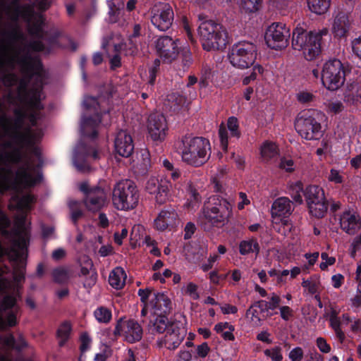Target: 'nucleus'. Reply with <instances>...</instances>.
<instances>
[{
	"instance_id": "473e14b6",
	"label": "nucleus",
	"mask_w": 361,
	"mask_h": 361,
	"mask_svg": "<svg viewBox=\"0 0 361 361\" xmlns=\"http://www.w3.org/2000/svg\"><path fill=\"white\" fill-rule=\"evenodd\" d=\"M11 4L14 7L13 19L16 21L18 20L19 16H22L25 18H30L34 13L33 4L20 5L19 0H13Z\"/></svg>"
},
{
	"instance_id": "13d9d810",
	"label": "nucleus",
	"mask_w": 361,
	"mask_h": 361,
	"mask_svg": "<svg viewBox=\"0 0 361 361\" xmlns=\"http://www.w3.org/2000/svg\"><path fill=\"white\" fill-rule=\"evenodd\" d=\"M11 225V221L4 211L0 209V231L4 235L8 233L6 230Z\"/></svg>"
},
{
	"instance_id": "39448f33",
	"label": "nucleus",
	"mask_w": 361,
	"mask_h": 361,
	"mask_svg": "<svg viewBox=\"0 0 361 361\" xmlns=\"http://www.w3.org/2000/svg\"><path fill=\"white\" fill-rule=\"evenodd\" d=\"M327 34L326 28L307 31L297 27L293 32L292 47L295 50L301 51L306 60H314L321 53L322 37Z\"/></svg>"
},
{
	"instance_id": "680f3d73",
	"label": "nucleus",
	"mask_w": 361,
	"mask_h": 361,
	"mask_svg": "<svg viewBox=\"0 0 361 361\" xmlns=\"http://www.w3.org/2000/svg\"><path fill=\"white\" fill-rule=\"evenodd\" d=\"M293 166L294 161L291 159L282 158L279 164L280 168L288 173H291L294 171Z\"/></svg>"
},
{
	"instance_id": "0e129e2a",
	"label": "nucleus",
	"mask_w": 361,
	"mask_h": 361,
	"mask_svg": "<svg viewBox=\"0 0 361 361\" xmlns=\"http://www.w3.org/2000/svg\"><path fill=\"white\" fill-rule=\"evenodd\" d=\"M257 309V307H252V304L247 310L245 315L247 317L251 315V319L253 322H257V324H259L262 322V319L259 317V312Z\"/></svg>"
},
{
	"instance_id": "f03ea898",
	"label": "nucleus",
	"mask_w": 361,
	"mask_h": 361,
	"mask_svg": "<svg viewBox=\"0 0 361 361\" xmlns=\"http://www.w3.org/2000/svg\"><path fill=\"white\" fill-rule=\"evenodd\" d=\"M25 216L17 219V228L15 230L16 239L13 240V247L8 251L0 242V258L8 255L10 260L15 262L13 267V281L17 284L25 280L27 247L30 243V232L25 226ZM18 289V285L14 288Z\"/></svg>"
},
{
	"instance_id": "4c0bfd02",
	"label": "nucleus",
	"mask_w": 361,
	"mask_h": 361,
	"mask_svg": "<svg viewBox=\"0 0 361 361\" xmlns=\"http://www.w3.org/2000/svg\"><path fill=\"white\" fill-rule=\"evenodd\" d=\"M107 4L109 8L110 20L112 23H116L118 20L121 10L123 7V2L122 0H109Z\"/></svg>"
},
{
	"instance_id": "6ab92c4d",
	"label": "nucleus",
	"mask_w": 361,
	"mask_h": 361,
	"mask_svg": "<svg viewBox=\"0 0 361 361\" xmlns=\"http://www.w3.org/2000/svg\"><path fill=\"white\" fill-rule=\"evenodd\" d=\"M147 139L158 145L162 143L166 137L169 128L166 119L163 114H152L148 118Z\"/></svg>"
},
{
	"instance_id": "f257e3e1",
	"label": "nucleus",
	"mask_w": 361,
	"mask_h": 361,
	"mask_svg": "<svg viewBox=\"0 0 361 361\" xmlns=\"http://www.w3.org/2000/svg\"><path fill=\"white\" fill-rule=\"evenodd\" d=\"M18 63L22 66L23 73L27 75V78L21 79L19 82L18 100L33 109L43 110L44 106L41 102L43 90L41 61L27 53L18 59Z\"/></svg>"
},
{
	"instance_id": "dca6fc26",
	"label": "nucleus",
	"mask_w": 361,
	"mask_h": 361,
	"mask_svg": "<svg viewBox=\"0 0 361 361\" xmlns=\"http://www.w3.org/2000/svg\"><path fill=\"white\" fill-rule=\"evenodd\" d=\"M79 188L84 194V204L89 211L98 212L105 205L107 195L104 188L90 187L87 182L82 183Z\"/></svg>"
},
{
	"instance_id": "603ef678",
	"label": "nucleus",
	"mask_w": 361,
	"mask_h": 361,
	"mask_svg": "<svg viewBox=\"0 0 361 361\" xmlns=\"http://www.w3.org/2000/svg\"><path fill=\"white\" fill-rule=\"evenodd\" d=\"M266 356L269 357L273 361H281L283 355L281 354V348L276 346L272 349H266L264 351Z\"/></svg>"
},
{
	"instance_id": "bf43d9fd",
	"label": "nucleus",
	"mask_w": 361,
	"mask_h": 361,
	"mask_svg": "<svg viewBox=\"0 0 361 361\" xmlns=\"http://www.w3.org/2000/svg\"><path fill=\"white\" fill-rule=\"evenodd\" d=\"M155 293L151 288L139 289L138 295L140 297V301L144 305H147L148 300L153 298V294Z\"/></svg>"
},
{
	"instance_id": "412c9836",
	"label": "nucleus",
	"mask_w": 361,
	"mask_h": 361,
	"mask_svg": "<svg viewBox=\"0 0 361 361\" xmlns=\"http://www.w3.org/2000/svg\"><path fill=\"white\" fill-rule=\"evenodd\" d=\"M179 40L169 36H162L156 41V50L159 57L165 62H172L180 53Z\"/></svg>"
},
{
	"instance_id": "a19ab883",
	"label": "nucleus",
	"mask_w": 361,
	"mask_h": 361,
	"mask_svg": "<svg viewBox=\"0 0 361 361\" xmlns=\"http://www.w3.org/2000/svg\"><path fill=\"white\" fill-rule=\"evenodd\" d=\"M262 2V0H240V5L245 13H253L261 9Z\"/></svg>"
},
{
	"instance_id": "58836bf2",
	"label": "nucleus",
	"mask_w": 361,
	"mask_h": 361,
	"mask_svg": "<svg viewBox=\"0 0 361 361\" xmlns=\"http://www.w3.org/2000/svg\"><path fill=\"white\" fill-rule=\"evenodd\" d=\"M278 154V147L271 142H265L261 147V154L267 160H270L276 157Z\"/></svg>"
},
{
	"instance_id": "72a5a7b5",
	"label": "nucleus",
	"mask_w": 361,
	"mask_h": 361,
	"mask_svg": "<svg viewBox=\"0 0 361 361\" xmlns=\"http://www.w3.org/2000/svg\"><path fill=\"white\" fill-rule=\"evenodd\" d=\"M260 252L259 244L255 238L249 240H243L239 243V252L242 255H247L251 252L255 253L256 256Z\"/></svg>"
},
{
	"instance_id": "4be33fe9",
	"label": "nucleus",
	"mask_w": 361,
	"mask_h": 361,
	"mask_svg": "<svg viewBox=\"0 0 361 361\" xmlns=\"http://www.w3.org/2000/svg\"><path fill=\"white\" fill-rule=\"evenodd\" d=\"M241 136L239 129V122L236 117L231 116L227 120V128L223 124L219 128L220 145L224 152H228V138L238 140Z\"/></svg>"
},
{
	"instance_id": "20e7f679",
	"label": "nucleus",
	"mask_w": 361,
	"mask_h": 361,
	"mask_svg": "<svg viewBox=\"0 0 361 361\" xmlns=\"http://www.w3.org/2000/svg\"><path fill=\"white\" fill-rule=\"evenodd\" d=\"M209 140L203 137L184 136L178 145L182 161L193 167L203 166L210 158Z\"/></svg>"
},
{
	"instance_id": "8fccbe9b",
	"label": "nucleus",
	"mask_w": 361,
	"mask_h": 361,
	"mask_svg": "<svg viewBox=\"0 0 361 361\" xmlns=\"http://www.w3.org/2000/svg\"><path fill=\"white\" fill-rule=\"evenodd\" d=\"M16 343L17 340L12 334H10L5 340L6 345L18 351L25 348L27 345L25 339H21V345H16Z\"/></svg>"
},
{
	"instance_id": "7ed1b4c3",
	"label": "nucleus",
	"mask_w": 361,
	"mask_h": 361,
	"mask_svg": "<svg viewBox=\"0 0 361 361\" xmlns=\"http://www.w3.org/2000/svg\"><path fill=\"white\" fill-rule=\"evenodd\" d=\"M232 214L230 201L222 194L211 196L202 209V216L200 217L201 228L211 232L214 228H221Z\"/></svg>"
},
{
	"instance_id": "774afa93",
	"label": "nucleus",
	"mask_w": 361,
	"mask_h": 361,
	"mask_svg": "<svg viewBox=\"0 0 361 361\" xmlns=\"http://www.w3.org/2000/svg\"><path fill=\"white\" fill-rule=\"evenodd\" d=\"M353 53L361 59V35L352 41Z\"/></svg>"
},
{
	"instance_id": "c9c22d12",
	"label": "nucleus",
	"mask_w": 361,
	"mask_h": 361,
	"mask_svg": "<svg viewBox=\"0 0 361 361\" xmlns=\"http://www.w3.org/2000/svg\"><path fill=\"white\" fill-rule=\"evenodd\" d=\"M307 5L312 12L322 15L329 8L331 0H307Z\"/></svg>"
},
{
	"instance_id": "e2e57ef3",
	"label": "nucleus",
	"mask_w": 361,
	"mask_h": 361,
	"mask_svg": "<svg viewBox=\"0 0 361 361\" xmlns=\"http://www.w3.org/2000/svg\"><path fill=\"white\" fill-rule=\"evenodd\" d=\"M328 180L330 182L338 184L343 183V177L340 174L338 170L335 169H331L330 170V173L329 175Z\"/></svg>"
},
{
	"instance_id": "c756f323",
	"label": "nucleus",
	"mask_w": 361,
	"mask_h": 361,
	"mask_svg": "<svg viewBox=\"0 0 361 361\" xmlns=\"http://www.w3.org/2000/svg\"><path fill=\"white\" fill-rule=\"evenodd\" d=\"M124 335L126 341L130 343H134L142 339L143 330L137 321L134 319H130L126 322Z\"/></svg>"
},
{
	"instance_id": "7c9ffc66",
	"label": "nucleus",
	"mask_w": 361,
	"mask_h": 361,
	"mask_svg": "<svg viewBox=\"0 0 361 361\" xmlns=\"http://www.w3.org/2000/svg\"><path fill=\"white\" fill-rule=\"evenodd\" d=\"M177 214L174 209L170 207L167 209H163L154 220V226L157 230L164 231L174 223Z\"/></svg>"
},
{
	"instance_id": "052dcab7",
	"label": "nucleus",
	"mask_w": 361,
	"mask_h": 361,
	"mask_svg": "<svg viewBox=\"0 0 361 361\" xmlns=\"http://www.w3.org/2000/svg\"><path fill=\"white\" fill-rule=\"evenodd\" d=\"M18 81V77L14 73H7L4 74L2 77V82L4 85L8 87H11L14 85Z\"/></svg>"
},
{
	"instance_id": "c03bdc74",
	"label": "nucleus",
	"mask_w": 361,
	"mask_h": 361,
	"mask_svg": "<svg viewBox=\"0 0 361 361\" xmlns=\"http://www.w3.org/2000/svg\"><path fill=\"white\" fill-rule=\"evenodd\" d=\"M52 276L54 281L59 284L66 282L68 278L67 271L62 267H58L54 269L52 271Z\"/></svg>"
},
{
	"instance_id": "6e6d98bb",
	"label": "nucleus",
	"mask_w": 361,
	"mask_h": 361,
	"mask_svg": "<svg viewBox=\"0 0 361 361\" xmlns=\"http://www.w3.org/2000/svg\"><path fill=\"white\" fill-rule=\"evenodd\" d=\"M159 67H160V60L159 59H156L153 61L152 66L149 70V82L152 85H153L155 82L157 74L159 71Z\"/></svg>"
},
{
	"instance_id": "de8ad7c7",
	"label": "nucleus",
	"mask_w": 361,
	"mask_h": 361,
	"mask_svg": "<svg viewBox=\"0 0 361 361\" xmlns=\"http://www.w3.org/2000/svg\"><path fill=\"white\" fill-rule=\"evenodd\" d=\"M36 198L32 194H26L22 196L18 202L20 207L26 210H30L32 209V204L35 202Z\"/></svg>"
},
{
	"instance_id": "a211bd4d",
	"label": "nucleus",
	"mask_w": 361,
	"mask_h": 361,
	"mask_svg": "<svg viewBox=\"0 0 361 361\" xmlns=\"http://www.w3.org/2000/svg\"><path fill=\"white\" fill-rule=\"evenodd\" d=\"M183 320L176 319L171 320L169 327L164 338L160 341V345H164L167 349L174 350L178 348L184 340L187 329L185 326V319L182 317Z\"/></svg>"
},
{
	"instance_id": "79ce46f5",
	"label": "nucleus",
	"mask_w": 361,
	"mask_h": 361,
	"mask_svg": "<svg viewBox=\"0 0 361 361\" xmlns=\"http://www.w3.org/2000/svg\"><path fill=\"white\" fill-rule=\"evenodd\" d=\"M18 311L11 310L9 311L6 317V319L0 316V328L3 329L5 326L13 327L17 325L18 321L16 318V314Z\"/></svg>"
},
{
	"instance_id": "0eeeda50",
	"label": "nucleus",
	"mask_w": 361,
	"mask_h": 361,
	"mask_svg": "<svg viewBox=\"0 0 361 361\" xmlns=\"http://www.w3.org/2000/svg\"><path fill=\"white\" fill-rule=\"evenodd\" d=\"M23 166L19 168L16 172V178L12 180L11 176L13 171L10 166L1 167V181L0 182V194H3L5 191L11 188L15 189L18 185L26 188L34 187L37 183L41 181L42 175H39L37 178H34L30 170L31 169V161L28 157L24 158Z\"/></svg>"
},
{
	"instance_id": "b1692460",
	"label": "nucleus",
	"mask_w": 361,
	"mask_h": 361,
	"mask_svg": "<svg viewBox=\"0 0 361 361\" xmlns=\"http://www.w3.org/2000/svg\"><path fill=\"white\" fill-rule=\"evenodd\" d=\"M115 152L123 157H129L134 151V144L132 137L126 131L121 130L114 140Z\"/></svg>"
},
{
	"instance_id": "3c124183",
	"label": "nucleus",
	"mask_w": 361,
	"mask_h": 361,
	"mask_svg": "<svg viewBox=\"0 0 361 361\" xmlns=\"http://www.w3.org/2000/svg\"><path fill=\"white\" fill-rule=\"evenodd\" d=\"M80 351L85 354L90 348L92 338L87 332H83L80 336Z\"/></svg>"
},
{
	"instance_id": "1a4fd4ad",
	"label": "nucleus",
	"mask_w": 361,
	"mask_h": 361,
	"mask_svg": "<svg viewBox=\"0 0 361 361\" xmlns=\"http://www.w3.org/2000/svg\"><path fill=\"white\" fill-rule=\"evenodd\" d=\"M140 193L135 182L129 179L118 182L112 192V202L118 210L135 209L139 202Z\"/></svg>"
},
{
	"instance_id": "4d7b16f0",
	"label": "nucleus",
	"mask_w": 361,
	"mask_h": 361,
	"mask_svg": "<svg viewBox=\"0 0 361 361\" xmlns=\"http://www.w3.org/2000/svg\"><path fill=\"white\" fill-rule=\"evenodd\" d=\"M296 97L298 101L302 104H308L312 102L315 98L312 93L307 91L299 92L297 94Z\"/></svg>"
},
{
	"instance_id": "5701e85b",
	"label": "nucleus",
	"mask_w": 361,
	"mask_h": 361,
	"mask_svg": "<svg viewBox=\"0 0 361 361\" xmlns=\"http://www.w3.org/2000/svg\"><path fill=\"white\" fill-rule=\"evenodd\" d=\"M171 183L168 180H159L157 178H150L146 183L145 189L150 194H155L156 202L163 204L168 199Z\"/></svg>"
},
{
	"instance_id": "6e6552de",
	"label": "nucleus",
	"mask_w": 361,
	"mask_h": 361,
	"mask_svg": "<svg viewBox=\"0 0 361 361\" xmlns=\"http://www.w3.org/2000/svg\"><path fill=\"white\" fill-rule=\"evenodd\" d=\"M294 126L298 135L306 140H319L324 133L319 113L315 110L301 111L295 119Z\"/></svg>"
},
{
	"instance_id": "2eb2a0df",
	"label": "nucleus",
	"mask_w": 361,
	"mask_h": 361,
	"mask_svg": "<svg viewBox=\"0 0 361 361\" xmlns=\"http://www.w3.org/2000/svg\"><path fill=\"white\" fill-rule=\"evenodd\" d=\"M11 138L17 147L10 153V157H6V162L8 161L16 164H20L25 157H28L27 154L23 153V149L35 144V135L31 128L27 126L23 131L21 130H11Z\"/></svg>"
},
{
	"instance_id": "a878e982",
	"label": "nucleus",
	"mask_w": 361,
	"mask_h": 361,
	"mask_svg": "<svg viewBox=\"0 0 361 361\" xmlns=\"http://www.w3.org/2000/svg\"><path fill=\"white\" fill-rule=\"evenodd\" d=\"M150 305L154 315H168L172 309L171 300L164 293H154Z\"/></svg>"
},
{
	"instance_id": "338daca9",
	"label": "nucleus",
	"mask_w": 361,
	"mask_h": 361,
	"mask_svg": "<svg viewBox=\"0 0 361 361\" xmlns=\"http://www.w3.org/2000/svg\"><path fill=\"white\" fill-rule=\"evenodd\" d=\"M185 293L190 295L193 300H197L200 298L197 293V286L193 283H189L187 285Z\"/></svg>"
},
{
	"instance_id": "cd10ccee",
	"label": "nucleus",
	"mask_w": 361,
	"mask_h": 361,
	"mask_svg": "<svg viewBox=\"0 0 361 361\" xmlns=\"http://www.w3.org/2000/svg\"><path fill=\"white\" fill-rule=\"evenodd\" d=\"M350 26L348 13L344 11H338L334 18L333 31L336 37H343L346 35Z\"/></svg>"
},
{
	"instance_id": "9d476101",
	"label": "nucleus",
	"mask_w": 361,
	"mask_h": 361,
	"mask_svg": "<svg viewBox=\"0 0 361 361\" xmlns=\"http://www.w3.org/2000/svg\"><path fill=\"white\" fill-rule=\"evenodd\" d=\"M351 68L350 63H343L337 59L327 61L322 71L323 85L330 91L338 90L344 84L345 75L351 71Z\"/></svg>"
},
{
	"instance_id": "f3484780",
	"label": "nucleus",
	"mask_w": 361,
	"mask_h": 361,
	"mask_svg": "<svg viewBox=\"0 0 361 361\" xmlns=\"http://www.w3.org/2000/svg\"><path fill=\"white\" fill-rule=\"evenodd\" d=\"M290 30L281 23H273L265 32L264 39L267 46L276 50L286 48L288 44Z\"/></svg>"
},
{
	"instance_id": "a18cd8bd",
	"label": "nucleus",
	"mask_w": 361,
	"mask_h": 361,
	"mask_svg": "<svg viewBox=\"0 0 361 361\" xmlns=\"http://www.w3.org/2000/svg\"><path fill=\"white\" fill-rule=\"evenodd\" d=\"M291 197L294 200V201L298 204H302L303 202L302 195L300 192L303 193L304 188L302 187V183L300 181L296 182L291 187Z\"/></svg>"
},
{
	"instance_id": "f704fd0d",
	"label": "nucleus",
	"mask_w": 361,
	"mask_h": 361,
	"mask_svg": "<svg viewBox=\"0 0 361 361\" xmlns=\"http://www.w3.org/2000/svg\"><path fill=\"white\" fill-rule=\"evenodd\" d=\"M126 274L121 267L115 268L109 274V283L115 289H121L123 288L124 281L121 279H125Z\"/></svg>"
},
{
	"instance_id": "37998d69",
	"label": "nucleus",
	"mask_w": 361,
	"mask_h": 361,
	"mask_svg": "<svg viewBox=\"0 0 361 361\" xmlns=\"http://www.w3.org/2000/svg\"><path fill=\"white\" fill-rule=\"evenodd\" d=\"M71 210V219L73 223L77 224L78 220L84 215L82 210L79 208V203L77 201H71L69 203Z\"/></svg>"
},
{
	"instance_id": "ea45409f",
	"label": "nucleus",
	"mask_w": 361,
	"mask_h": 361,
	"mask_svg": "<svg viewBox=\"0 0 361 361\" xmlns=\"http://www.w3.org/2000/svg\"><path fill=\"white\" fill-rule=\"evenodd\" d=\"M94 316L99 323L107 324L111 319L112 313L110 309L100 306L94 311Z\"/></svg>"
},
{
	"instance_id": "5fc2aeb1",
	"label": "nucleus",
	"mask_w": 361,
	"mask_h": 361,
	"mask_svg": "<svg viewBox=\"0 0 361 361\" xmlns=\"http://www.w3.org/2000/svg\"><path fill=\"white\" fill-rule=\"evenodd\" d=\"M301 285L303 288H307L310 294H314L318 290L319 282L313 279H303Z\"/></svg>"
},
{
	"instance_id": "ddd939ff",
	"label": "nucleus",
	"mask_w": 361,
	"mask_h": 361,
	"mask_svg": "<svg viewBox=\"0 0 361 361\" xmlns=\"http://www.w3.org/2000/svg\"><path fill=\"white\" fill-rule=\"evenodd\" d=\"M10 271L7 266L0 267V293L4 294L0 303V313L7 310L18 311V299L21 298V293L18 288H14L12 281L4 276Z\"/></svg>"
},
{
	"instance_id": "f8f14e48",
	"label": "nucleus",
	"mask_w": 361,
	"mask_h": 361,
	"mask_svg": "<svg viewBox=\"0 0 361 361\" xmlns=\"http://www.w3.org/2000/svg\"><path fill=\"white\" fill-rule=\"evenodd\" d=\"M303 196L310 214L317 219L324 218L329 208L324 190L318 185H308L304 188Z\"/></svg>"
},
{
	"instance_id": "864d4df0",
	"label": "nucleus",
	"mask_w": 361,
	"mask_h": 361,
	"mask_svg": "<svg viewBox=\"0 0 361 361\" xmlns=\"http://www.w3.org/2000/svg\"><path fill=\"white\" fill-rule=\"evenodd\" d=\"M71 331V324L68 322H64L60 325L56 331L57 337L69 338Z\"/></svg>"
},
{
	"instance_id": "423d86ee",
	"label": "nucleus",
	"mask_w": 361,
	"mask_h": 361,
	"mask_svg": "<svg viewBox=\"0 0 361 361\" xmlns=\"http://www.w3.org/2000/svg\"><path fill=\"white\" fill-rule=\"evenodd\" d=\"M201 20L198 32L204 50H223L228 43V34L225 27L211 19L199 16Z\"/></svg>"
},
{
	"instance_id": "aec40b11",
	"label": "nucleus",
	"mask_w": 361,
	"mask_h": 361,
	"mask_svg": "<svg viewBox=\"0 0 361 361\" xmlns=\"http://www.w3.org/2000/svg\"><path fill=\"white\" fill-rule=\"evenodd\" d=\"M174 12L169 4L160 3L152 10V24L160 31L168 30L173 25Z\"/></svg>"
},
{
	"instance_id": "4468645a",
	"label": "nucleus",
	"mask_w": 361,
	"mask_h": 361,
	"mask_svg": "<svg viewBox=\"0 0 361 361\" xmlns=\"http://www.w3.org/2000/svg\"><path fill=\"white\" fill-rule=\"evenodd\" d=\"M86 109H93L95 113L89 116H83L80 123L81 134L84 137L95 139L98 136L97 128L102 121V115L99 112V103L98 98L92 96L85 97L83 101Z\"/></svg>"
},
{
	"instance_id": "69168bd1",
	"label": "nucleus",
	"mask_w": 361,
	"mask_h": 361,
	"mask_svg": "<svg viewBox=\"0 0 361 361\" xmlns=\"http://www.w3.org/2000/svg\"><path fill=\"white\" fill-rule=\"evenodd\" d=\"M303 357V350L300 347H296L290 350L289 358L291 361H301Z\"/></svg>"
},
{
	"instance_id": "2f4dec72",
	"label": "nucleus",
	"mask_w": 361,
	"mask_h": 361,
	"mask_svg": "<svg viewBox=\"0 0 361 361\" xmlns=\"http://www.w3.org/2000/svg\"><path fill=\"white\" fill-rule=\"evenodd\" d=\"M169 323L168 315H154L148 324V331L153 335L164 334L168 331Z\"/></svg>"
},
{
	"instance_id": "393cba45",
	"label": "nucleus",
	"mask_w": 361,
	"mask_h": 361,
	"mask_svg": "<svg viewBox=\"0 0 361 361\" xmlns=\"http://www.w3.org/2000/svg\"><path fill=\"white\" fill-rule=\"evenodd\" d=\"M339 224L344 232L348 235H354L360 229L361 221L356 212L345 210L340 216Z\"/></svg>"
},
{
	"instance_id": "c85d7f7f",
	"label": "nucleus",
	"mask_w": 361,
	"mask_h": 361,
	"mask_svg": "<svg viewBox=\"0 0 361 361\" xmlns=\"http://www.w3.org/2000/svg\"><path fill=\"white\" fill-rule=\"evenodd\" d=\"M271 212L272 217H287L293 212V203L288 197H279L273 202Z\"/></svg>"
},
{
	"instance_id": "09e8293b",
	"label": "nucleus",
	"mask_w": 361,
	"mask_h": 361,
	"mask_svg": "<svg viewBox=\"0 0 361 361\" xmlns=\"http://www.w3.org/2000/svg\"><path fill=\"white\" fill-rule=\"evenodd\" d=\"M3 35L12 41H19L25 39V36L23 33L20 30V29L18 27L13 28L10 31H4L3 32Z\"/></svg>"
},
{
	"instance_id": "49530a36",
	"label": "nucleus",
	"mask_w": 361,
	"mask_h": 361,
	"mask_svg": "<svg viewBox=\"0 0 361 361\" xmlns=\"http://www.w3.org/2000/svg\"><path fill=\"white\" fill-rule=\"evenodd\" d=\"M263 72L264 68L261 65L257 64L254 66L252 73L243 79V84L244 85H249L252 81H254L257 79L258 74L261 75L263 73Z\"/></svg>"
},
{
	"instance_id": "e433bc0d",
	"label": "nucleus",
	"mask_w": 361,
	"mask_h": 361,
	"mask_svg": "<svg viewBox=\"0 0 361 361\" xmlns=\"http://www.w3.org/2000/svg\"><path fill=\"white\" fill-rule=\"evenodd\" d=\"M15 118L13 121L11 130H22L25 121L27 118V112L22 108H16L13 110Z\"/></svg>"
},
{
	"instance_id": "9b49d317",
	"label": "nucleus",
	"mask_w": 361,
	"mask_h": 361,
	"mask_svg": "<svg viewBox=\"0 0 361 361\" xmlns=\"http://www.w3.org/2000/svg\"><path fill=\"white\" fill-rule=\"evenodd\" d=\"M257 47L250 41H239L233 44L228 59L233 66L245 69L252 66L257 59Z\"/></svg>"
},
{
	"instance_id": "bb28decb",
	"label": "nucleus",
	"mask_w": 361,
	"mask_h": 361,
	"mask_svg": "<svg viewBox=\"0 0 361 361\" xmlns=\"http://www.w3.org/2000/svg\"><path fill=\"white\" fill-rule=\"evenodd\" d=\"M92 147L83 142L78 143L73 152V163L79 170H83L87 166V160L90 157Z\"/></svg>"
}]
</instances>
